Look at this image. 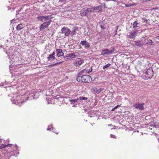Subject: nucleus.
Listing matches in <instances>:
<instances>
[{
	"instance_id": "f257e3e1",
	"label": "nucleus",
	"mask_w": 159,
	"mask_h": 159,
	"mask_svg": "<svg viewBox=\"0 0 159 159\" xmlns=\"http://www.w3.org/2000/svg\"><path fill=\"white\" fill-rule=\"evenodd\" d=\"M92 13L90 8H84L80 11V15L82 16H88Z\"/></svg>"
},
{
	"instance_id": "f03ea898",
	"label": "nucleus",
	"mask_w": 159,
	"mask_h": 159,
	"mask_svg": "<svg viewBox=\"0 0 159 159\" xmlns=\"http://www.w3.org/2000/svg\"><path fill=\"white\" fill-rule=\"evenodd\" d=\"M154 73L152 68H149L147 70V71L144 74L145 79H148L151 78L153 76Z\"/></svg>"
},
{
	"instance_id": "7ed1b4c3",
	"label": "nucleus",
	"mask_w": 159,
	"mask_h": 159,
	"mask_svg": "<svg viewBox=\"0 0 159 159\" xmlns=\"http://www.w3.org/2000/svg\"><path fill=\"white\" fill-rule=\"evenodd\" d=\"M52 18L51 16H38L37 19L39 21H40L42 22L47 21L49 20H52L51 19Z\"/></svg>"
},
{
	"instance_id": "20e7f679",
	"label": "nucleus",
	"mask_w": 159,
	"mask_h": 159,
	"mask_svg": "<svg viewBox=\"0 0 159 159\" xmlns=\"http://www.w3.org/2000/svg\"><path fill=\"white\" fill-rule=\"evenodd\" d=\"M115 51V49L114 48H111L110 50L108 49L102 50L101 52L102 55H110L113 53Z\"/></svg>"
},
{
	"instance_id": "39448f33",
	"label": "nucleus",
	"mask_w": 159,
	"mask_h": 159,
	"mask_svg": "<svg viewBox=\"0 0 159 159\" xmlns=\"http://www.w3.org/2000/svg\"><path fill=\"white\" fill-rule=\"evenodd\" d=\"M82 82L89 83L92 80L91 77L89 75H84L82 76Z\"/></svg>"
},
{
	"instance_id": "423d86ee",
	"label": "nucleus",
	"mask_w": 159,
	"mask_h": 159,
	"mask_svg": "<svg viewBox=\"0 0 159 159\" xmlns=\"http://www.w3.org/2000/svg\"><path fill=\"white\" fill-rule=\"evenodd\" d=\"M52 21V20H49L43 23L40 25V30H43L45 28H48L49 25L50 24L51 22Z\"/></svg>"
},
{
	"instance_id": "0eeeda50",
	"label": "nucleus",
	"mask_w": 159,
	"mask_h": 159,
	"mask_svg": "<svg viewBox=\"0 0 159 159\" xmlns=\"http://www.w3.org/2000/svg\"><path fill=\"white\" fill-rule=\"evenodd\" d=\"M84 62L83 59L81 58H78L74 62V64L75 66H77L81 65Z\"/></svg>"
},
{
	"instance_id": "6e6552de",
	"label": "nucleus",
	"mask_w": 159,
	"mask_h": 159,
	"mask_svg": "<svg viewBox=\"0 0 159 159\" xmlns=\"http://www.w3.org/2000/svg\"><path fill=\"white\" fill-rule=\"evenodd\" d=\"M61 33L64 34L66 36H68L70 35V30L67 27H63L61 30Z\"/></svg>"
},
{
	"instance_id": "1a4fd4ad",
	"label": "nucleus",
	"mask_w": 159,
	"mask_h": 159,
	"mask_svg": "<svg viewBox=\"0 0 159 159\" xmlns=\"http://www.w3.org/2000/svg\"><path fill=\"white\" fill-rule=\"evenodd\" d=\"M80 44L85 48H88L90 47V44L86 40L82 41L80 43Z\"/></svg>"
},
{
	"instance_id": "9d476101",
	"label": "nucleus",
	"mask_w": 159,
	"mask_h": 159,
	"mask_svg": "<svg viewBox=\"0 0 159 159\" xmlns=\"http://www.w3.org/2000/svg\"><path fill=\"white\" fill-rule=\"evenodd\" d=\"M102 6L101 5H99L98 6L95 7H93L90 8L92 12H95L100 11H102Z\"/></svg>"
},
{
	"instance_id": "9b49d317",
	"label": "nucleus",
	"mask_w": 159,
	"mask_h": 159,
	"mask_svg": "<svg viewBox=\"0 0 159 159\" xmlns=\"http://www.w3.org/2000/svg\"><path fill=\"white\" fill-rule=\"evenodd\" d=\"M137 33L136 31H132L129 35H127V38L130 39H134L137 35Z\"/></svg>"
},
{
	"instance_id": "f8f14e48",
	"label": "nucleus",
	"mask_w": 159,
	"mask_h": 159,
	"mask_svg": "<svg viewBox=\"0 0 159 159\" xmlns=\"http://www.w3.org/2000/svg\"><path fill=\"white\" fill-rule=\"evenodd\" d=\"M144 103L136 104L133 105V106L137 109H139L140 110H142L144 108L143 106Z\"/></svg>"
},
{
	"instance_id": "ddd939ff",
	"label": "nucleus",
	"mask_w": 159,
	"mask_h": 159,
	"mask_svg": "<svg viewBox=\"0 0 159 159\" xmlns=\"http://www.w3.org/2000/svg\"><path fill=\"white\" fill-rule=\"evenodd\" d=\"M56 52L57 55L58 57L63 56L64 55V53L62 52V49H57Z\"/></svg>"
},
{
	"instance_id": "4468645a",
	"label": "nucleus",
	"mask_w": 159,
	"mask_h": 159,
	"mask_svg": "<svg viewBox=\"0 0 159 159\" xmlns=\"http://www.w3.org/2000/svg\"><path fill=\"white\" fill-rule=\"evenodd\" d=\"M85 69H84L83 70H82L80 72L78 75H77V76L76 78L78 82L82 81V73Z\"/></svg>"
},
{
	"instance_id": "2eb2a0df",
	"label": "nucleus",
	"mask_w": 159,
	"mask_h": 159,
	"mask_svg": "<svg viewBox=\"0 0 159 159\" xmlns=\"http://www.w3.org/2000/svg\"><path fill=\"white\" fill-rule=\"evenodd\" d=\"M135 43V45L139 47H142L144 43L143 41L141 40H138V41H136L134 42Z\"/></svg>"
},
{
	"instance_id": "dca6fc26",
	"label": "nucleus",
	"mask_w": 159,
	"mask_h": 159,
	"mask_svg": "<svg viewBox=\"0 0 159 159\" xmlns=\"http://www.w3.org/2000/svg\"><path fill=\"white\" fill-rule=\"evenodd\" d=\"M79 55V53L77 52H75L69 54L68 57L71 58H73L75 57H77Z\"/></svg>"
},
{
	"instance_id": "f3484780",
	"label": "nucleus",
	"mask_w": 159,
	"mask_h": 159,
	"mask_svg": "<svg viewBox=\"0 0 159 159\" xmlns=\"http://www.w3.org/2000/svg\"><path fill=\"white\" fill-rule=\"evenodd\" d=\"M24 25L23 24H19L16 27V29L17 31H20L24 27Z\"/></svg>"
},
{
	"instance_id": "a211bd4d",
	"label": "nucleus",
	"mask_w": 159,
	"mask_h": 159,
	"mask_svg": "<svg viewBox=\"0 0 159 159\" xmlns=\"http://www.w3.org/2000/svg\"><path fill=\"white\" fill-rule=\"evenodd\" d=\"M145 41L147 42L146 44L149 45H152L153 42L151 39H146L145 40Z\"/></svg>"
},
{
	"instance_id": "6ab92c4d",
	"label": "nucleus",
	"mask_w": 159,
	"mask_h": 159,
	"mask_svg": "<svg viewBox=\"0 0 159 159\" xmlns=\"http://www.w3.org/2000/svg\"><path fill=\"white\" fill-rule=\"evenodd\" d=\"M91 90L96 93L99 94L100 93L99 89H98L96 87H93L91 89Z\"/></svg>"
},
{
	"instance_id": "aec40b11",
	"label": "nucleus",
	"mask_w": 159,
	"mask_h": 159,
	"mask_svg": "<svg viewBox=\"0 0 159 159\" xmlns=\"http://www.w3.org/2000/svg\"><path fill=\"white\" fill-rule=\"evenodd\" d=\"M55 59V57L53 56L51 54L49 55L48 57H47V59L48 61H52L54 60Z\"/></svg>"
},
{
	"instance_id": "412c9836",
	"label": "nucleus",
	"mask_w": 159,
	"mask_h": 159,
	"mask_svg": "<svg viewBox=\"0 0 159 159\" xmlns=\"http://www.w3.org/2000/svg\"><path fill=\"white\" fill-rule=\"evenodd\" d=\"M142 20V22L144 23L145 24H147L149 23L148 20L145 18H143Z\"/></svg>"
},
{
	"instance_id": "4be33fe9",
	"label": "nucleus",
	"mask_w": 159,
	"mask_h": 159,
	"mask_svg": "<svg viewBox=\"0 0 159 159\" xmlns=\"http://www.w3.org/2000/svg\"><path fill=\"white\" fill-rule=\"evenodd\" d=\"M11 145V144H8L7 145H4V144H2L1 145H0V149H2V148H4L6 147H10V146Z\"/></svg>"
},
{
	"instance_id": "5701e85b",
	"label": "nucleus",
	"mask_w": 159,
	"mask_h": 159,
	"mask_svg": "<svg viewBox=\"0 0 159 159\" xmlns=\"http://www.w3.org/2000/svg\"><path fill=\"white\" fill-rule=\"evenodd\" d=\"M139 24L137 22V21H135L134 23L133 24V28H136L138 27L139 26L138 25H139Z\"/></svg>"
},
{
	"instance_id": "b1692460",
	"label": "nucleus",
	"mask_w": 159,
	"mask_h": 159,
	"mask_svg": "<svg viewBox=\"0 0 159 159\" xmlns=\"http://www.w3.org/2000/svg\"><path fill=\"white\" fill-rule=\"evenodd\" d=\"M111 65V64L109 63L107 64H106V65L103 66V69L105 70L108 67L110 66Z\"/></svg>"
},
{
	"instance_id": "393cba45",
	"label": "nucleus",
	"mask_w": 159,
	"mask_h": 159,
	"mask_svg": "<svg viewBox=\"0 0 159 159\" xmlns=\"http://www.w3.org/2000/svg\"><path fill=\"white\" fill-rule=\"evenodd\" d=\"M63 62V61H61V62H57V63H56L55 64H52L50 65H49V66H51V67H53L54 66H55L56 65H57V64H60L62 62Z\"/></svg>"
},
{
	"instance_id": "a878e982",
	"label": "nucleus",
	"mask_w": 159,
	"mask_h": 159,
	"mask_svg": "<svg viewBox=\"0 0 159 159\" xmlns=\"http://www.w3.org/2000/svg\"><path fill=\"white\" fill-rule=\"evenodd\" d=\"M76 33V30H73L72 31L70 30V35H73L75 34Z\"/></svg>"
},
{
	"instance_id": "bb28decb",
	"label": "nucleus",
	"mask_w": 159,
	"mask_h": 159,
	"mask_svg": "<svg viewBox=\"0 0 159 159\" xmlns=\"http://www.w3.org/2000/svg\"><path fill=\"white\" fill-rule=\"evenodd\" d=\"M79 100H87L88 99V98L86 97H82L79 98Z\"/></svg>"
},
{
	"instance_id": "cd10ccee",
	"label": "nucleus",
	"mask_w": 159,
	"mask_h": 159,
	"mask_svg": "<svg viewBox=\"0 0 159 159\" xmlns=\"http://www.w3.org/2000/svg\"><path fill=\"white\" fill-rule=\"evenodd\" d=\"M79 100V98H78L76 99L70 100V102H77Z\"/></svg>"
},
{
	"instance_id": "c85d7f7f",
	"label": "nucleus",
	"mask_w": 159,
	"mask_h": 159,
	"mask_svg": "<svg viewBox=\"0 0 159 159\" xmlns=\"http://www.w3.org/2000/svg\"><path fill=\"white\" fill-rule=\"evenodd\" d=\"M110 137L112 138H116V136L112 134H111Z\"/></svg>"
},
{
	"instance_id": "c756f323",
	"label": "nucleus",
	"mask_w": 159,
	"mask_h": 159,
	"mask_svg": "<svg viewBox=\"0 0 159 159\" xmlns=\"http://www.w3.org/2000/svg\"><path fill=\"white\" fill-rule=\"evenodd\" d=\"M104 89L103 88H100V89H99L100 93L101 91H103Z\"/></svg>"
},
{
	"instance_id": "7c9ffc66",
	"label": "nucleus",
	"mask_w": 159,
	"mask_h": 159,
	"mask_svg": "<svg viewBox=\"0 0 159 159\" xmlns=\"http://www.w3.org/2000/svg\"><path fill=\"white\" fill-rule=\"evenodd\" d=\"M125 7H128L131 6V5L129 4H125Z\"/></svg>"
},
{
	"instance_id": "2f4dec72",
	"label": "nucleus",
	"mask_w": 159,
	"mask_h": 159,
	"mask_svg": "<svg viewBox=\"0 0 159 159\" xmlns=\"http://www.w3.org/2000/svg\"><path fill=\"white\" fill-rule=\"evenodd\" d=\"M120 107V105H117L116 106V107H114V108L116 110V109L118 107Z\"/></svg>"
},
{
	"instance_id": "473e14b6",
	"label": "nucleus",
	"mask_w": 159,
	"mask_h": 159,
	"mask_svg": "<svg viewBox=\"0 0 159 159\" xmlns=\"http://www.w3.org/2000/svg\"><path fill=\"white\" fill-rule=\"evenodd\" d=\"M49 126L48 127V128L47 129L48 130H51V129H52V130L53 128L52 127H51L50 128H49Z\"/></svg>"
},
{
	"instance_id": "72a5a7b5",
	"label": "nucleus",
	"mask_w": 159,
	"mask_h": 159,
	"mask_svg": "<svg viewBox=\"0 0 159 159\" xmlns=\"http://www.w3.org/2000/svg\"><path fill=\"white\" fill-rule=\"evenodd\" d=\"M66 0H59V1L60 2H64Z\"/></svg>"
},
{
	"instance_id": "f704fd0d",
	"label": "nucleus",
	"mask_w": 159,
	"mask_h": 159,
	"mask_svg": "<svg viewBox=\"0 0 159 159\" xmlns=\"http://www.w3.org/2000/svg\"><path fill=\"white\" fill-rule=\"evenodd\" d=\"M55 53H56L55 52H53L52 53V54H51V55H52L53 56H54V55H55Z\"/></svg>"
},
{
	"instance_id": "c9c22d12",
	"label": "nucleus",
	"mask_w": 159,
	"mask_h": 159,
	"mask_svg": "<svg viewBox=\"0 0 159 159\" xmlns=\"http://www.w3.org/2000/svg\"><path fill=\"white\" fill-rule=\"evenodd\" d=\"M92 68H90V69H89V71L88 72V73H89L90 72H92Z\"/></svg>"
},
{
	"instance_id": "e433bc0d",
	"label": "nucleus",
	"mask_w": 159,
	"mask_h": 159,
	"mask_svg": "<svg viewBox=\"0 0 159 159\" xmlns=\"http://www.w3.org/2000/svg\"><path fill=\"white\" fill-rule=\"evenodd\" d=\"M92 68H90V69H89V71L88 72V73H89L90 72H92Z\"/></svg>"
},
{
	"instance_id": "4c0bfd02",
	"label": "nucleus",
	"mask_w": 159,
	"mask_h": 159,
	"mask_svg": "<svg viewBox=\"0 0 159 159\" xmlns=\"http://www.w3.org/2000/svg\"><path fill=\"white\" fill-rule=\"evenodd\" d=\"M100 27L102 28V29H104V25H100Z\"/></svg>"
},
{
	"instance_id": "58836bf2",
	"label": "nucleus",
	"mask_w": 159,
	"mask_h": 159,
	"mask_svg": "<svg viewBox=\"0 0 159 159\" xmlns=\"http://www.w3.org/2000/svg\"><path fill=\"white\" fill-rule=\"evenodd\" d=\"M115 110V109H114V108H113V109L111 110V111H114Z\"/></svg>"
},
{
	"instance_id": "ea45409f",
	"label": "nucleus",
	"mask_w": 159,
	"mask_h": 159,
	"mask_svg": "<svg viewBox=\"0 0 159 159\" xmlns=\"http://www.w3.org/2000/svg\"><path fill=\"white\" fill-rule=\"evenodd\" d=\"M13 21V20H11V23H12Z\"/></svg>"
},
{
	"instance_id": "a19ab883",
	"label": "nucleus",
	"mask_w": 159,
	"mask_h": 159,
	"mask_svg": "<svg viewBox=\"0 0 159 159\" xmlns=\"http://www.w3.org/2000/svg\"><path fill=\"white\" fill-rule=\"evenodd\" d=\"M111 125H109V126H111Z\"/></svg>"
},
{
	"instance_id": "79ce46f5",
	"label": "nucleus",
	"mask_w": 159,
	"mask_h": 159,
	"mask_svg": "<svg viewBox=\"0 0 159 159\" xmlns=\"http://www.w3.org/2000/svg\"><path fill=\"white\" fill-rule=\"evenodd\" d=\"M158 140H159V141H158V142H159V139H158Z\"/></svg>"
}]
</instances>
